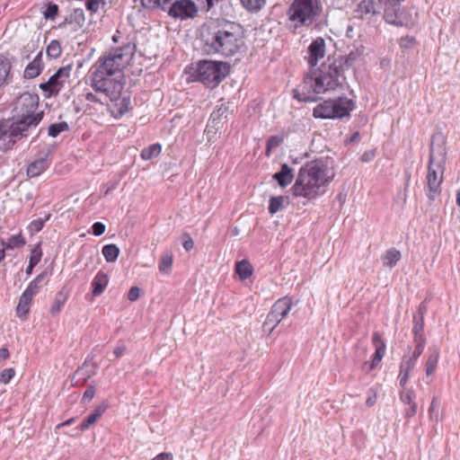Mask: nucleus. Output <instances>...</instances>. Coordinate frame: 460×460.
<instances>
[{
  "mask_svg": "<svg viewBox=\"0 0 460 460\" xmlns=\"http://www.w3.org/2000/svg\"><path fill=\"white\" fill-rule=\"evenodd\" d=\"M85 22V17L84 10L81 8H75L65 20L58 25V28L63 29L66 25H74L73 31H77L83 28Z\"/></svg>",
  "mask_w": 460,
  "mask_h": 460,
  "instance_id": "6ab92c4d",
  "label": "nucleus"
},
{
  "mask_svg": "<svg viewBox=\"0 0 460 460\" xmlns=\"http://www.w3.org/2000/svg\"><path fill=\"white\" fill-rule=\"evenodd\" d=\"M438 359L439 351L438 349H435L429 354L425 365V373L427 376H430L435 372Z\"/></svg>",
  "mask_w": 460,
  "mask_h": 460,
  "instance_id": "f704fd0d",
  "label": "nucleus"
},
{
  "mask_svg": "<svg viewBox=\"0 0 460 460\" xmlns=\"http://www.w3.org/2000/svg\"><path fill=\"white\" fill-rule=\"evenodd\" d=\"M445 165L428 162L426 184L428 188L427 197L430 201L435 200L437 195L441 191Z\"/></svg>",
  "mask_w": 460,
  "mask_h": 460,
  "instance_id": "9b49d317",
  "label": "nucleus"
},
{
  "mask_svg": "<svg viewBox=\"0 0 460 460\" xmlns=\"http://www.w3.org/2000/svg\"><path fill=\"white\" fill-rule=\"evenodd\" d=\"M66 301V296L62 292L59 291L55 297L54 304L52 305L50 308V314H57L60 312L62 306L65 305Z\"/></svg>",
  "mask_w": 460,
  "mask_h": 460,
  "instance_id": "79ce46f5",
  "label": "nucleus"
},
{
  "mask_svg": "<svg viewBox=\"0 0 460 460\" xmlns=\"http://www.w3.org/2000/svg\"><path fill=\"white\" fill-rule=\"evenodd\" d=\"M136 49V44L128 40L120 47L99 58L90 70L91 86L95 93H86L85 101L103 105L109 100H114L119 95L123 89L122 84L114 82L108 76L125 68L134 57Z\"/></svg>",
  "mask_w": 460,
  "mask_h": 460,
  "instance_id": "f257e3e1",
  "label": "nucleus"
},
{
  "mask_svg": "<svg viewBox=\"0 0 460 460\" xmlns=\"http://www.w3.org/2000/svg\"><path fill=\"white\" fill-rule=\"evenodd\" d=\"M235 272L240 279L244 280L252 274V266L246 260L237 261L235 264Z\"/></svg>",
  "mask_w": 460,
  "mask_h": 460,
  "instance_id": "2f4dec72",
  "label": "nucleus"
},
{
  "mask_svg": "<svg viewBox=\"0 0 460 460\" xmlns=\"http://www.w3.org/2000/svg\"><path fill=\"white\" fill-rule=\"evenodd\" d=\"M361 52H359L357 49L350 51L347 56L340 57L335 59L338 62V66L341 67L344 70V72H346L350 67H352L357 61H358L361 58Z\"/></svg>",
  "mask_w": 460,
  "mask_h": 460,
  "instance_id": "cd10ccee",
  "label": "nucleus"
},
{
  "mask_svg": "<svg viewBox=\"0 0 460 460\" xmlns=\"http://www.w3.org/2000/svg\"><path fill=\"white\" fill-rule=\"evenodd\" d=\"M101 4H103L104 0H85L86 9L93 13H96L99 10Z\"/></svg>",
  "mask_w": 460,
  "mask_h": 460,
  "instance_id": "4d7b16f0",
  "label": "nucleus"
},
{
  "mask_svg": "<svg viewBox=\"0 0 460 460\" xmlns=\"http://www.w3.org/2000/svg\"><path fill=\"white\" fill-rule=\"evenodd\" d=\"M344 73L336 59L328 58L319 67L308 70L303 81L292 90V97L299 102H315L318 94L342 85L346 81Z\"/></svg>",
  "mask_w": 460,
  "mask_h": 460,
  "instance_id": "7ed1b4c3",
  "label": "nucleus"
},
{
  "mask_svg": "<svg viewBox=\"0 0 460 460\" xmlns=\"http://www.w3.org/2000/svg\"><path fill=\"white\" fill-rule=\"evenodd\" d=\"M172 455L171 453H161L154 457L152 460H172Z\"/></svg>",
  "mask_w": 460,
  "mask_h": 460,
  "instance_id": "774afa93",
  "label": "nucleus"
},
{
  "mask_svg": "<svg viewBox=\"0 0 460 460\" xmlns=\"http://www.w3.org/2000/svg\"><path fill=\"white\" fill-rule=\"evenodd\" d=\"M401 258L402 254L399 250L395 248H390L385 252L384 255H382L381 260L384 267L392 269L395 267Z\"/></svg>",
  "mask_w": 460,
  "mask_h": 460,
  "instance_id": "c85d7f7f",
  "label": "nucleus"
},
{
  "mask_svg": "<svg viewBox=\"0 0 460 460\" xmlns=\"http://www.w3.org/2000/svg\"><path fill=\"white\" fill-rule=\"evenodd\" d=\"M127 350V347L122 342H119L113 350L114 356L119 358L122 357Z\"/></svg>",
  "mask_w": 460,
  "mask_h": 460,
  "instance_id": "69168bd1",
  "label": "nucleus"
},
{
  "mask_svg": "<svg viewBox=\"0 0 460 460\" xmlns=\"http://www.w3.org/2000/svg\"><path fill=\"white\" fill-rule=\"evenodd\" d=\"M89 366L84 362L81 367H79L72 379V382L75 381V385H77L79 382L81 385H84L91 376H93L95 373L93 369H88Z\"/></svg>",
  "mask_w": 460,
  "mask_h": 460,
  "instance_id": "c756f323",
  "label": "nucleus"
},
{
  "mask_svg": "<svg viewBox=\"0 0 460 460\" xmlns=\"http://www.w3.org/2000/svg\"><path fill=\"white\" fill-rule=\"evenodd\" d=\"M135 2L137 0H134ZM163 0H140L141 5L146 9H161Z\"/></svg>",
  "mask_w": 460,
  "mask_h": 460,
  "instance_id": "864d4df0",
  "label": "nucleus"
},
{
  "mask_svg": "<svg viewBox=\"0 0 460 460\" xmlns=\"http://www.w3.org/2000/svg\"><path fill=\"white\" fill-rule=\"evenodd\" d=\"M334 174H329L327 165L322 161H314L302 166L291 188L296 198L314 199L325 192V188L333 180Z\"/></svg>",
  "mask_w": 460,
  "mask_h": 460,
  "instance_id": "39448f33",
  "label": "nucleus"
},
{
  "mask_svg": "<svg viewBox=\"0 0 460 460\" xmlns=\"http://www.w3.org/2000/svg\"><path fill=\"white\" fill-rule=\"evenodd\" d=\"M32 300V297L29 295L22 292V296H20L19 303L16 307V313L18 317L20 318H26L27 314L30 311V305Z\"/></svg>",
  "mask_w": 460,
  "mask_h": 460,
  "instance_id": "7c9ffc66",
  "label": "nucleus"
},
{
  "mask_svg": "<svg viewBox=\"0 0 460 460\" xmlns=\"http://www.w3.org/2000/svg\"><path fill=\"white\" fill-rule=\"evenodd\" d=\"M427 311H428L427 302L423 301V302H421L419 305L418 310H417V312L413 315L424 317V315L426 314Z\"/></svg>",
  "mask_w": 460,
  "mask_h": 460,
  "instance_id": "338daca9",
  "label": "nucleus"
},
{
  "mask_svg": "<svg viewBox=\"0 0 460 460\" xmlns=\"http://www.w3.org/2000/svg\"><path fill=\"white\" fill-rule=\"evenodd\" d=\"M110 101L114 102L111 112L115 119H120L130 108V97L128 95H121V93L116 99Z\"/></svg>",
  "mask_w": 460,
  "mask_h": 460,
  "instance_id": "aec40b11",
  "label": "nucleus"
},
{
  "mask_svg": "<svg viewBox=\"0 0 460 460\" xmlns=\"http://www.w3.org/2000/svg\"><path fill=\"white\" fill-rule=\"evenodd\" d=\"M384 4V19L386 23L396 27L407 26V17L401 6L403 0H378Z\"/></svg>",
  "mask_w": 460,
  "mask_h": 460,
  "instance_id": "f8f14e48",
  "label": "nucleus"
},
{
  "mask_svg": "<svg viewBox=\"0 0 460 460\" xmlns=\"http://www.w3.org/2000/svg\"><path fill=\"white\" fill-rule=\"evenodd\" d=\"M106 408L107 406L103 403L97 406L93 412H91L87 417L84 419L77 429L82 432L87 430L104 413Z\"/></svg>",
  "mask_w": 460,
  "mask_h": 460,
  "instance_id": "b1692460",
  "label": "nucleus"
},
{
  "mask_svg": "<svg viewBox=\"0 0 460 460\" xmlns=\"http://www.w3.org/2000/svg\"><path fill=\"white\" fill-rule=\"evenodd\" d=\"M417 411H418V405H417V402H415V403H411V404L408 405V408H406V409L404 410V417H405L407 420H410V419H411L413 416H415V415H416Z\"/></svg>",
  "mask_w": 460,
  "mask_h": 460,
  "instance_id": "680f3d73",
  "label": "nucleus"
},
{
  "mask_svg": "<svg viewBox=\"0 0 460 460\" xmlns=\"http://www.w3.org/2000/svg\"><path fill=\"white\" fill-rule=\"evenodd\" d=\"M322 12V6L318 0H294L288 10L290 22L295 28L310 26L317 20Z\"/></svg>",
  "mask_w": 460,
  "mask_h": 460,
  "instance_id": "0eeeda50",
  "label": "nucleus"
},
{
  "mask_svg": "<svg viewBox=\"0 0 460 460\" xmlns=\"http://www.w3.org/2000/svg\"><path fill=\"white\" fill-rule=\"evenodd\" d=\"M161 10L181 21L193 19L199 13V7L193 0H163Z\"/></svg>",
  "mask_w": 460,
  "mask_h": 460,
  "instance_id": "1a4fd4ad",
  "label": "nucleus"
},
{
  "mask_svg": "<svg viewBox=\"0 0 460 460\" xmlns=\"http://www.w3.org/2000/svg\"><path fill=\"white\" fill-rule=\"evenodd\" d=\"M446 137L441 132H436L432 135L429 145V162L439 164H446L447 147Z\"/></svg>",
  "mask_w": 460,
  "mask_h": 460,
  "instance_id": "4468645a",
  "label": "nucleus"
},
{
  "mask_svg": "<svg viewBox=\"0 0 460 460\" xmlns=\"http://www.w3.org/2000/svg\"><path fill=\"white\" fill-rule=\"evenodd\" d=\"M416 363L407 357H403L400 363V371L398 375L399 385L402 387H404L410 378V373L411 369L415 367Z\"/></svg>",
  "mask_w": 460,
  "mask_h": 460,
  "instance_id": "5701e85b",
  "label": "nucleus"
},
{
  "mask_svg": "<svg viewBox=\"0 0 460 460\" xmlns=\"http://www.w3.org/2000/svg\"><path fill=\"white\" fill-rule=\"evenodd\" d=\"M15 370L12 367L5 368L2 372H0V382L4 384H8L11 379L14 376Z\"/></svg>",
  "mask_w": 460,
  "mask_h": 460,
  "instance_id": "603ef678",
  "label": "nucleus"
},
{
  "mask_svg": "<svg viewBox=\"0 0 460 460\" xmlns=\"http://www.w3.org/2000/svg\"><path fill=\"white\" fill-rule=\"evenodd\" d=\"M355 103L347 97L324 100L313 109V117L322 119H339L349 117Z\"/></svg>",
  "mask_w": 460,
  "mask_h": 460,
  "instance_id": "6e6552de",
  "label": "nucleus"
},
{
  "mask_svg": "<svg viewBox=\"0 0 460 460\" xmlns=\"http://www.w3.org/2000/svg\"><path fill=\"white\" fill-rule=\"evenodd\" d=\"M429 415L430 420L438 421L439 420V402L437 397H433L429 408Z\"/></svg>",
  "mask_w": 460,
  "mask_h": 460,
  "instance_id": "49530a36",
  "label": "nucleus"
},
{
  "mask_svg": "<svg viewBox=\"0 0 460 460\" xmlns=\"http://www.w3.org/2000/svg\"><path fill=\"white\" fill-rule=\"evenodd\" d=\"M140 296V288L138 287L130 288L128 293V299L131 302H134L139 298Z\"/></svg>",
  "mask_w": 460,
  "mask_h": 460,
  "instance_id": "e2e57ef3",
  "label": "nucleus"
},
{
  "mask_svg": "<svg viewBox=\"0 0 460 460\" xmlns=\"http://www.w3.org/2000/svg\"><path fill=\"white\" fill-rule=\"evenodd\" d=\"M42 52L40 51L37 56L30 62L23 72V76L27 79L37 77L43 69Z\"/></svg>",
  "mask_w": 460,
  "mask_h": 460,
  "instance_id": "4be33fe9",
  "label": "nucleus"
},
{
  "mask_svg": "<svg viewBox=\"0 0 460 460\" xmlns=\"http://www.w3.org/2000/svg\"><path fill=\"white\" fill-rule=\"evenodd\" d=\"M416 343L415 349L410 355H405L408 358L417 363L418 358L423 353L426 345V338H413Z\"/></svg>",
  "mask_w": 460,
  "mask_h": 460,
  "instance_id": "e433bc0d",
  "label": "nucleus"
},
{
  "mask_svg": "<svg viewBox=\"0 0 460 460\" xmlns=\"http://www.w3.org/2000/svg\"><path fill=\"white\" fill-rule=\"evenodd\" d=\"M106 226L102 222H95L92 226V232L94 235L100 236L105 232Z\"/></svg>",
  "mask_w": 460,
  "mask_h": 460,
  "instance_id": "bf43d9fd",
  "label": "nucleus"
},
{
  "mask_svg": "<svg viewBox=\"0 0 460 460\" xmlns=\"http://www.w3.org/2000/svg\"><path fill=\"white\" fill-rule=\"evenodd\" d=\"M25 243L24 239L21 235H14L9 238L5 244L6 249H13L15 247H21Z\"/></svg>",
  "mask_w": 460,
  "mask_h": 460,
  "instance_id": "8fccbe9b",
  "label": "nucleus"
},
{
  "mask_svg": "<svg viewBox=\"0 0 460 460\" xmlns=\"http://www.w3.org/2000/svg\"><path fill=\"white\" fill-rule=\"evenodd\" d=\"M356 13L359 14V18H371L378 11L376 7V4L374 0H362L360 1L357 8L355 10Z\"/></svg>",
  "mask_w": 460,
  "mask_h": 460,
  "instance_id": "393cba45",
  "label": "nucleus"
},
{
  "mask_svg": "<svg viewBox=\"0 0 460 460\" xmlns=\"http://www.w3.org/2000/svg\"><path fill=\"white\" fill-rule=\"evenodd\" d=\"M272 178L281 188L288 186L294 179V171L288 164H282L280 170L272 175Z\"/></svg>",
  "mask_w": 460,
  "mask_h": 460,
  "instance_id": "412c9836",
  "label": "nucleus"
},
{
  "mask_svg": "<svg viewBox=\"0 0 460 460\" xmlns=\"http://www.w3.org/2000/svg\"><path fill=\"white\" fill-rule=\"evenodd\" d=\"M205 51L208 55L233 57L244 45L241 27L223 20L210 22L202 32Z\"/></svg>",
  "mask_w": 460,
  "mask_h": 460,
  "instance_id": "20e7f679",
  "label": "nucleus"
},
{
  "mask_svg": "<svg viewBox=\"0 0 460 460\" xmlns=\"http://www.w3.org/2000/svg\"><path fill=\"white\" fill-rule=\"evenodd\" d=\"M109 283L108 275L103 271H99L92 281L93 296H100L106 288Z\"/></svg>",
  "mask_w": 460,
  "mask_h": 460,
  "instance_id": "bb28decb",
  "label": "nucleus"
},
{
  "mask_svg": "<svg viewBox=\"0 0 460 460\" xmlns=\"http://www.w3.org/2000/svg\"><path fill=\"white\" fill-rule=\"evenodd\" d=\"M293 305L292 298L288 296L277 300L262 323V332L270 334L275 327L288 314Z\"/></svg>",
  "mask_w": 460,
  "mask_h": 460,
  "instance_id": "9d476101",
  "label": "nucleus"
},
{
  "mask_svg": "<svg viewBox=\"0 0 460 460\" xmlns=\"http://www.w3.org/2000/svg\"><path fill=\"white\" fill-rule=\"evenodd\" d=\"M42 252L40 244L36 245L31 252L29 263L36 266L41 260Z\"/></svg>",
  "mask_w": 460,
  "mask_h": 460,
  "instance_id": "09e8293b",
  "label": "nucleus"
},
{
  "mask_svg": "<svg viewBox=\"0 0 460 460\" xmlns=\"http://www.w3.org/2000/svg\"><path fill=\"white\" fill-rule=\"evenodd\" d=\"M414 396L415 393L411 387L402 390L399 393L400 401L405 405L415 403L416 402L414 401Z\"/></svg>",
  "mask_w": 460,
  "mask_h": 460,
  "instance_id": "37998d69",
  "label": "nucleus"
},
{
  "mask_svg": "<svg viewBox=\"0 0 460 460\" xmlns=\"http://www.w3.org/2000/svg\"><path fill=\"white\" fill-rule=\"evenodd\" d=\"M182 246L186 252L190 251L194 246V242L190 235L188 233H184L183 235Z\"/></svg>",
  "mask_w": 460,
  "mask_h": 460,
  "instance_id": "052dcab7",
  "label": "nucleus"
},
{
  "mask_svg": "<svg viewBox=\"0 0 460 460\" xmlns=\"http://www.w3.org/2000/svg\"><path fill=\"white\" fill-rule=\"evenodd\" d=\"M284 202L283 196L271 197L269 200V212L273 215L277 213L282 207Z\"/></svg>",
  "mask_w": 460,
  "mask_h": 460,
  "instance_id": "a18cd8bd",
  "label": "nucleus"
},
{
  "mask_svg": "<svg viewBox=\"0 0 460 460\" xmlns=\"http://www.w3.org/2000/svg\"><path fill=\"white\" fill-rule=\"evenodd\" d=\"M94 395H95V386L91 385L84 391L83 398H82V402L84 403H87L90 401H92V399L94 397Z\"/></svg>",
  "mask_w": 460,
  "mask_h": 460,
  "instance_id": "13d9d810",
  "label": "nucleus"
},
{
  "mask_svg": "<svg viewBox=\"0 0 460 460\" xmlns=\"http://www.w3.org/2000/svg\"><path fill=\"white\" fill-rule=\"evenodd\" d=\"M69 126L66 121L50 124L48 129V134L51 137H57L61 132L67 131Z\"/></svg>",
  "mask_w": 460,
  "mask_h": 460,
  "instance_id": "ea45409f",
  "label": "nucleus"
},
{
  "mask_svg": "<svg viewBox=\"0 0 460 460\" xmlns=\"http://www.w3.org/2000/svg\"><path fill=\"white\" fill-rule=\"evenodd\" d=\"M415 42H416L415 37L407 35V36L402 37L399 40V46L402 49H410L415 44Z\"/></svg>",
  "mask_w": 460,
  "mask_h": 460,
  "instance_id": "5fc2aeb1",
  "label": "nucleus"
},
{
  "mask_svg": "<svg viewBox=\"0 0 460 460\" xmlns=\"http://www.w3.org/2000/svg\"><path fill=\"white\" fill-rule=\"evenodd\" d=\"M162 151V146L159 143L152 144L142 149L140 156L143 160H152L157 157Z\"/></svg>",
  "mask_w": 460,
  "mask_h": 460,
  "instance_id": "473e14b6",
  "label": "nucleus"
},
{
  "mask_svg": "<svg viewBox=\"0 0 460 460\" xmlns=\"http://www.w3.org/2000/svg\"><path fill=\"white\" fill-rule=\"evenodd\" d=\"M193 69L195 81L214 89L230 74L231 66L227 62L203 59L198 61Z\"/></svg>",
  "mask_w": 460,
  "mask_h": 460,
  "instance_id": "423d86ee",
  "label": "nucleus"
},
{
  "mask_svg": "<svg viewBox=\"0 0 460 460\" xmlns=\"http://www.w3.org/2000/svg\"><path fill=\"white\" fill-rule=\"evenodd\" d=\"M70 71L71 66L60 67L47 82L40 84V88L45 93L46 97L57 95L60 92L70 75Z\"/></svg>",
  "mask_w": 460,
  "mask_h": 460,
  "instance_id": "ddd939ff",
  "label": "nucleus"
},
{
  "mask_svg": "<svg viewBox=\"0 0 460 460\" xmlns=\"http://www.w3.org/2000/svg\"><path fill=\"white\" fill-rule=\"evenodd\" d=\"M58 5L55 3L49 2L43 12L44 18L50 21L55 20L58 14Z\"/></svg>",
  "mask_w": 460,
  "mask_h": 460,
  "instance_id": "c03bdc74",
  "label": "nucleus"
},
{
  "mask_svg": "<svg viewBox=\"0 0 460 460\" xmlns=\"http://www.w3.org/2000/svg\"><path fill=\"white\" fill-rule=\"evenodd\" d=\"M325 54L326 46L324 39L322 37L314 39L307 48V56L305 57L309 69L315 68Z\"/></svg>",
  "mask_w": 460,
  "mask_h": 460,
  "instance_id": "2eb2a0df",
  "label": "nucleus"
},
{
  "mask_svg": "<svg viewBox=\"0 0 460 460\" xmlns=\"http://www.w3.org/2000/svg\"><path fill=\"white\" fill-rule=\"evenodd\" d=\"M172 264V254L169 252H165L162 254L159 261V270L164 274L170 273Z\"/></svg>",
  "mask_w": 460,
  "mask_h": 460,
  "instance_id": "4c0bfd02",
  "label": "nucleus"
},
{
  "mask_svg": "<svg viewBox=\"0 0 460 460\" xmlns=\"http://www.w3.org/2000/svg\"><path fill=\"white\" fill-rule=\"evenodd\" d=\"M49 151L39 152L37 157L31 163L29 164L27 167V175L31 178H34L40 175L44 171H46L50 164L49 161Z\"/></svg>",
  "mask_w": 460,
  "mask_h": 460,
  "instance_id": "f3484780",
  "label": "nucleus"
},
{
  "mask_svg": "<svg viewBox=\"0 0 460 460\" xmlns=\"http://www.w3.org/2000/svg\"><path fill=\"white\" fill-rule=\"evenodd\" d=\"M46 53L48 58L56 59L60 57L62 53L61 44L58 40H53L47 47Z\"/></svg>",
  "mask_w": 460,
  "mask_h": 460,
  "instance_id": "58836bf2",
  "label": "nucleus"
},
{
  "mask_svg": "<svg viewBox=\"0 0 460 460\" xmlns=\"http://www.w3.org/2000/svg\"><path fill=\"white\" fill-rule=\"evenodd\" d=\"M39 97L23 93L14 102L12 118L0 121V149L8 150L18 139L28 136L30 129L41 121L43 111H37Z\"/></svg>",
  "mask_w": 460,
  "mask_h": 460,
  "instance_id": "f03ea898",
  "label": "nucleus"
},
{
  "mask_svg": "<svg viewBox=\"0 0 460 460\" xmlns=\"http://www.w3.org/2000/svg\"><path fill=\"white\" fill-rule=\"evenodd\" d=\"M282 143V137L279 136H271L266 143V151L265 154L267 156H270V151L273 148L278 147Z\"/></svg>",
  "mask_w": 460,
  "mask_h": 460,
  "instance_id": "de8ad7c7",
  "label": "nucleus"
},
{
  "mask_svg": "<svg viewBox=\"0 0 460 460\" xmlns=\"http://www.w3.org/2000/svg\"><path fill=\"white\" fill-rule=\"evenodd\" d=\"M49 217L50 215H48L45 219L39 218L31 221L29 226L31 232H40L43 228L45 222L48 221Z\"/></svg>",
  "mask_w": 460,
  "mask_h": 460,
  "instance_id": "3c124183",
  "label": "nucleus"
},
{
  "mask_svg": "<svg viewBox=\"0 0 460 460\" xmlns=\"http://www.w3.org/2000/svg\"><path fill=\"white\" fill-rule=\"evenodd\" d=\"M102 253L108 262H114L119 255V248L113 243L106 244L102 249Z\"/></svg>",
  "mask_w": 460,
  "mask_h": 460,
  "instance_id": "72a5a7b5",
  "label": "nucleus"
},
{
  "mask_svg": "<svg viewBox=\"0 0 460 460\" xmlns=\"http://www.w3.org/2000/svg\"><path fill=\"white\" fill-rule=\"evenodd\" d=\"M376 156V151L373 149L365 151L360 157V160L364 163L371 162Z\"/></svg>",
  "mask_w": 460,
  "mask_h": 460,
  "instance_id": "0e129e2a",
  "label": "nucleus"
},
{
  "mask_svg": "<svg viewBox=\"0 0 460 460\" xmlns=\"http://www.w3.org/2000/svg\"><path fill=\"white\" fill-rule=\"evenodd\" d=\"M243 6L250 12L259 11V0H240Z\"/></svg>",
  "mask_w": 460,
  "mask_h": 460,
  "instance_id": "6e6d98bb",
  "label": "nucleus"
},
{
  "mask_svg": "<svg viewBox=\"0 0 460 460\" xmlns=\"http://www.w3.org/2000/svg\"><path fill=\"white\" fill-rule=\"evenodd\" d=\"M231 112L232 111L226 103L222 102L221 104L217 105L216 109L210 115L208 128H212L217 131L222 128L224 120L227 119Z\"/></svg>",
  "mask_w": 460,
  "mask_h": 460,
  "instance_id": "a211bd4d",
  "label": "nucleus"
},
{
  "mask_svg": "<svg viewBox=\"0 0 460 460\" xmlns=\"http://www.w3.org/2000/svg\"><path fill=\"white\" fill-rule=\"evenodd\" d=\"M372 343L375 347V353L370 362H365L363 367H368L367 371H372L383 359L386 352V345L379 332L372 335Z\"/></svg>",
  "mask_w": 460,
  "mask_h": 460,
  "instance_id": "dca6fc26",
  "label": "nucleus"
},
{
  "mask_svg": "<svg viewBox=\"0 0 460 460\" xmlns=\"http://www.w3.org/2000/svg\"><path fill=\"white\" fill-rule=\"evenodd\" d=\"M412 333L413 338H426L424 334V317L413 315Z\"/></svg>",
  "mask_w": 460,
  "mask_h": 460,
  "instance_id": "c9c22d12",
  "label": "nucleus"
},
{
  "mask_svg": "<svg viewBox=\"0 0 460 460\" xmlns=\"http://www.w3.org/2000/svg\"><path fill=\"white\" fill-rule=\"evenodd\" d=\"M48 272L43 271L30 282L27 288L23 291L25 294L33 297L37 295L44 285L47 284Z\"/></svg>",
  "mask_w": 460,
  "mask_h": 460,
  "instance_id": "a878e982",
  "label": "nucleus"
},
{
  "mask_svg": "<svg viewBox=\"0 0 460 460\" xmlns=\"http://www.w3.org/2000/svg\"><path fill=\"white\" fill-rule=\"evenodd\" d=\"M10 69L9 60L3 54H0V86L5 82Z\"/></svg>",
  "mask_w": 460,
  "mask_h": 460,
  "instance_id": "a19ab883",
  "label": "nucleus"
}]
</instances>
